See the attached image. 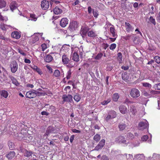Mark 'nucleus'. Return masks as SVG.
<instances>
[{
    "label": "nucleus",
    "mask_w": 160,
    "mask_h": 160,
    "mask_svg": "<svg viewBox=\"0 0 160 160\" xmlns=\"http://www.w3.org/2000/svg\"><path fill=\"white\" fill-rule=\"evenodd\" d=\"M116 112L114 110L110 111L108 113L107 116L105 118V120L108 122L109 120L116 118L117 117Z\"/></svg>",
    "instance_id": "obj_1"
},
{
    "label": "nucleus",
    "mask_w": 160,
    "mask_h": 160,
    "mask_svg": "<svg viewBox=\"0 0 160 160\" xmlns=\"http://www.w3.org/2000/svg\"><path fill=\"white\" fill-rule=\"evenodd\" d=\"M78 27V22L75 21L70 22L68 27V29L71 32H73L76 30Z\"/></svg>",
    "instance_id": "obj_2"
},
{
    "label": "nucleus",
    "mask_w": 160,
    "mask_h": 160,
    "mask_svg": "<svg viewBox=\"0 0 160 160\" xmlns=\"http://www.w3.org/2000/svg\"><path fill=\"white\" fill-rule=\"evenodd\" d=\"M130 95L132 98H136L140 96V92L138 89L133 88L131 89Z\"/></svg>",
    "instance_id": "obj_3"
},
{
    "label": "nucleus",
    "mask_w": 160,
    "mask_h": 160,
    "mask_svg": "<svg viewBox=\"0 0 160 160\" xmlns=\"http://www.w3.org/2000/svg\"><path fill=\"white\" fill-rule=\"evenodd\" d=\"M11 72L13 73H15L18 68V65L15 61H13L10 65Z\"/></svg>",
    "instance_id": "obj_4"
},
{
    "label": "nucleus",
    "mask_w": 160,
    "mask_h": 160,
    "mask_svg": "<svg viewBox=\"0 0 160 160\" xmlns=\"http://www.w3.org/2000/svg\"><path fill=\"white\" fill-rule=\"evenodd\" d=\"M72 96L71 95L68 94V95H64L62 96L63 99V103L66 102L68 103H71L72 101Z\"/></svg>",
    "instance_id": "obj_5"
},
{
    "label": "nucleus",
    "mask_w": 160,
    "mask_h": 160,
    "mask_svg": "<svg viewBox=\"0 0 160 160\" xmlns=\"http://www.w3.org/2000/svg\"><path fill=\"white\" fill-rule=\"evenodd\" d=\"M49 3L48 1L46 0H42L41 2V7L43 10H47L49 7Z\"/></svg>",
    "instance_id": "obj_6"
},
{
    "label": "nucleus",
    "mask_w": 160,
    "mask_h": 160,
    "mask_svg": "<svg viewBox=\"0 0 160 160\" xmlns=\"http://www.w3.org/2000/svg\"><path fill=\"white\" fill-rule=\"evenodd\" d=\"M105 139H102L99 143L95 148V150L98 151L102 148L105 144Z\"/></svg>",
    "instance_id": "obj_7"
},
{
    "label": "nucleus",
    "mask_w": 160,
    "mask_h": 160,
    "mask_svg": "<svg viewBox=\"0 0 160 160\" xmlns=\"http://www.w3.org/2000/svg\"><path fill=\"white\" fill-rule=\"evenodd\" d=\"M72 53H73L72 56V60L76 62H78L79 61V56L78 53L76 52V51H75L74 48L72 50Z\"/></svg>",
    "instance_id": "obj_8"
},
{
    "label": "nucleus",
    "mask_w": 160,
    "mask_h": 160,
    "mask_svg": "<svg viewBox=\"0 0 160 160\" xmlns=\"http://www.w3.org/2000/svg\"><path fill=\"white\" fill-rule=\"evenodd\" d=\"M68 22V20L67 18H63L60 22V25L62 27L64 28L66 26Z\"/></svg>",
    "instance_id": "obj_9"
},
{
    "label": "nucleus",
    "mask_w": 160,
    "mask_h": 160,
    "mask_svg": "<svg viewBox=\"0 0 160 160\" xmlns=\"http://www.w3.org/2000/svg\"><path fill=\"white\" fill-rule=\"evenodd\" d=\"M115 141L119 143H125L126 142L125 138L122 136H119L116 138Z\"/></svg>",
    "instance_id": "obj_10"
},
{
    "label": "nucleus",
    "mask_w": 160,
    "mask_h": 160,
    "mask_svg": "<svg viewBox=\"0 0 160 160\" xmlns=\"http://www.w3.org/2000/svg\"><path fill=\"white\" fill-rule=\"evenodd\" d=\"M12 37L17 39H18L21 37V33L17 31H14L11 33Z\"/></svg>",
    "instance_id": "obj_11"
},
{
    "label": "nucleus",
    "mask_w": 160,
    "mask_h": 160,
    "mask_svg": "<svg viewBox=\"0 0 160 160\" xmlns=\"http://www.w3.org/2000/svg\"><path fill=\"white\" fill-rule=\"evenodd\" d=\"M129 111L132 115L135 116L137 112V110L136 107L133 105L130 106L129 108Z\"/></svg>",
    "instance_id": "obj_12"
},
{
    "label": "nucleus",
    "mask_w": 160,
    "mask_h": 160,
    "mask_svg": "<svg viewBox=\"0 0 160 160\" xmlns=\"http://www.w3.org/2000/svg\"><path fill=\"white\" fill-rule=\"evenodd\" d=\"M127 127V125L126 124L122 122L118 124V126L119 130L120 131H122L125 130Z\"/></svg>",
    "instance_id": "obj_13"
},
{
    "label": "nucleus",
    "mask_w": 160,
    "mask_h": 160,
    "mask_svg": "<svg viewBox=\"0 0 160 160\" xmlns=\"http://www.w3.org/2000/svg\"><path fill=\"white\" fill-rule=\"evenodd\" d=\"M148 123L147 121L145 122H141L138 124L139 127L142 128V129L146 128L148 126Z\"/></svg>",
    "instance_id": "obj_14"
},
{
    "label": "nucleus",
    "mask_w": 160,
    "mask_h": 160,
    "mask_svg": "<svg viewBox=\"0 0 160 160\" xmlns=\"http://www.w3.org/2000/svg\"><path fill=\"white\" fill-rule=\"evenodd\" d=\"M26 96L27 98H32L36 97V94L34 92L29 91L27 92Z\"/></svg>",
    "instance_id": "obj_15"
},
{
    "label": "nucleus",
    "mask_w": 160,
    "mask_h": 160,
    "mask_svg": "<svg viewBox=\"0 0 160 160\" xmlns=\"http://www.w3.org/2000/svg\"><path fill=\"white\" fill-rule=\"evenodd\" d=\"M126 30L128 32H130L133 31L134 30V28L131 25V24L127 22H125Z\"/></svg>",
    "instance_id": "obj_16"
},
{
    "label": "nucleus",
    "mask_w": 160,
    "mask_h": 160,
    "mask_svg": "<svg viewBox=\"0 0 160 160\" xmlns=\"http://www.w3.org/2000/svg\"><path fill=\"white\" fill-rule=\"evenodd\" d=\"M70 61L68 56L64 54L62 56V61L64 64L68 63Z\"/></svg>",
    "instance_id": "obj_17"
},
{
    "label": "nucleus",
    "mask_w": 160,
    "mask_h": 160,
    "mask_svg": "<svg viewBox=\"0 0 160 160\" xmlns=\"http://www.w3.org/2000/svg\"><path fill=\"white\" fill-rule=\"evenodd\" d=\"M120 112L123 114H125L127 112V108L124 105H121L119 108Z\"/></svg>",
    "instance_id": "obj_18"
},
{
    "label": "nucleus",
    "mask_w": 160,
    "mask_h": 160,
    "mask_svg": "<svg viewBox=\"0 0 160 160\" xmlns=\"http://www.w3.org/2000/svg\"><path fill=\"white\" fill-rule=\"evenodd\" d=\"M89 30V28L88 27H84L82 28L81 31L80 33L82 35V37L86 35L87 33L88 32Z\"/></svg>",
    "instance_id": "obj_19"
},
{
    "label": "nucleus",
    "mask_w": 160,
    "mask_h": 160,
    "mask_svg": "<svg viewBox=\"0 0 160 160\" xmlns=\"http://www.w3.org/2000/svg\"><path fill=\"white\" fill-rule=\"evenodd\" d=\"M10 8L12 11L17 8V4L15 1L12 2L10 4Z\"/></svg>",
    "instance_id": "obj_20"
},
{
    "label": "nucleus",
    "mask_w": 160,
    "mask_h": 160,
    "mask_svg": "<svg viewBox=\"0 0 160 160\" xmlns=\"http://www.w3.org/2000/svg\"><path fill=\"white\" fill-rule=\"evenodd\" d=\"M75 51H76V52L78 53V55L80 56V57L82 58H83V55L84 54V52L82 51V50H81L78 47H76L74 48Z\"/></svg>",
    "instance_id": "obj_21"
},
{
    "label": "nucleus",
    "mask_w": 160,
    "mask_h": 160,
    "mask_svg": "<svg viewBox=\"0 0 160 160\" xmlns=\"http://www.w3.org/2000/svg\"><path fill=\"white\" fill-rule=\"evenodd\" d=\"M112 27L110 28V31L111 34H112V36L113 37H117V34L115 32V29L113 25L111 24Z\"/></svg>",
    "instance_id": "obj_22"
},
{
    "label": "nucleus",
    "mask_w": 160,
    "mask_h": 160,
    "mask_svg": "<svg viewBox=\"0 0 160 160\" xmlns=\"http://www.w3.org/2000/svg\"><path fill=\"white\" fill-rule=\"evenodd\" d=\"M31 68H32L35 71L37 72L39 74L41 75L42 73V72L40 68H39L37 66L33 65L31 66Z\"/></svg>",
    "instance_id": "obj_23"
},
{
    "label": "nucleus",
    "mask_w": 160,
    "mask_h": 160,
    "mask_svg": "<svg viewBox=\"0 0 160 160\" xmlns=\"http://www.w3.org/2000/svg\"><path fill=\"white\" fill-rule=\"evenodd\" d=\"M53 58V57L51 55L48 54L45 57L44 60L46 62L48 63L51 62Z\"/></svg>",
    "instance_id": "obj_24"
},
{
    "label": "nucleus",
    "mask_w": 160,
    "mask_h": 160,
    "mask_svg": "<svg viewBox=\"0 0 160 160\" xmlns=\"http://www.w3.org/2000/svg\"><path fill=\"white\" fill-rule=\"evenodd\" d=\"M88 36L89 37L94 38L97 36V35L95 32L93 30L89 31L88 32Z\"/></svg>",
    "instance_id": "obj_25"
},
{
    "label": "nucleus",
    "mask_w": 160,
    "mask_h": 160,
    "mask_svg": "<svg viewBox=\"0 0 160 160\" xmlns=\"http://www.w3.org/2000/svg\"><path fill=\"white\" fill-rule=\"evenodd\" d=\"M45 107L47 108L46 110L49 111L51 110V112L55 111V108L54 106L52 105L50 106L48 104H47L45 105Z\"/></svg>",
    "instance_id": "obj_26"
},
{
    "label": "nucleus",
    "mask_w": 160,
    "mask_h": 160,
    "mask_svg": "<svg viewBox=\"0 0 160 160\" xmlns=\"http://www.w3.org/2000/svg\"><path fill=\"white\" fill-rule=\"evenodd\" d=\"M15 155V153L14 152H10L7 154V157L9 159H12Z\"/></svg>",
    "instance_id": "obj_27"
},
{
    "label": "nucleus",
    "mask_w": 160,
    "mask_h": 160,
    "mask_svg": "<svg viewBox=\"0 0 160 160\" xmlns=\"http://www.w3.org/2000/svg\"><path fill=\"white\" fill-rule=\"evenodd\" d=\"M53 11L55 14H60L62 12V10L57 7H56L53 9Z\"/></svg>",
    "instance_id": "obj_28"
},
{
    "label": "nucleus",
    "mask_w": 160,
    "mask_h": 160,
    "mask_svg": "<svg viewBox=\"0 0 160 160\" xmlns=\"http://www.w3.org/2000/svg\"><path fill=\"white\" fill-rule=\"evenodd\" d=\"M122 78L125 81L127 82L129 78L128 74L126 72H124L122 74Z\"/></svg>",
    "instance_id": "obj_29"
},
{
    "label": "nucleus",
    "mask_w": 160,
    "mask_h": 160,
    "mask_svg": "<svg viewBox=\"0 0 160 160\" xmlns=\"http://www.w3.org/2000/svg\"><path fill=\"white\" fill-rule=\"evenodd\" d=\"M8 27H10V26L8 25L3 23L0 24V28L2 30L6 31Z\"/></svg>",
    "instance_id": "obj_30"
},
{
    "label": "nucleus",
    "mask_w": 160,
    "mask_h": 160,
    "mask_svg": "<svg viewBox=\"0 0 160 160\" xmlns=\"http://www.w3.org/2000/svg\"><path fill=\"white\" fill-rule=\"evenodd\" d=\"M8 95V92L6 91L3 90L1 92V95L5 98H7Z\"/></svg>",
    "instance_id": "obj_31"
},
{
    "label": "nucleus",
    "mask_w": 160,
    "mask_h": 160,
    "mask_svg": "<svg viewBox=\"0 0 160 160\" xmlns=\"http://www.w3.org/2000/svg\"><path fill=\"white\" fill-rule=\"evenodd\" d=\"M39 40V38L38 36H34L32 37L31 40V42L34 44Z\"/></svg>",
    "instance_id": "obj_32"
},
{
    "label": "nucleus",
    "mask_w": 160,
    "mask_h": 160,
    "mask_svg": "<svg viewBox=\"0 0 160 160\" xmlns=\"http://www.w3.org/2000/svg\"><path fill=\"white\" fill-rule=\"evenodd\" d=\"M119 97V96L118 93H114L112 96V100L114 102H117L118 100Z\"/></svg>",
    "instance_id": "obj_33"
},
{
    "label": "nucleus",
    "mask_w": 160,
    "mask_h": 160,
    "mask_svg": "<svg viewBox=\"0 0 160 160\" xmlns=\"http://www.w3.org/2000/svg\"><path fill=\"white\" fill-rule=\"evenodd\" d=\"M32 152L31 151H28L27 150H25L24 152V155L25 157H29L32 155Z\"/></svg>",
    "instance_id": "obj_34"
},
{
    "label": "nucleus",
    "mask_w": 160,
    "mask_h": 160,
    "mask_svg": "<svg viewBox=\"0 0 160 160\" xmlns=\"http://www.w3.org/2000/svg\"><path fill=\"white\" fill-rule=\"evenodd\" d=\"M73 99L75 101L78 102L80 101L81 97L79 94H76L74 96Z\"/></svg>",
    "instance_id": "obj_35"
},
{
    "label": "nucleus",
    "mask_w": 160,
    "mask_h": 160,
    "mask_svg": "<svg viewBox=\"0 0 160 160\" xmlns=\"http://www.w3.org/2000/svg\"><path fill=\"white\" fill-rule=\"evenodd\" d=\"M6 4V2L4 0H0V8H4Z\"/></svg>",
    "instance_id": "obj_36"
},
{
    "label": "nucleus",
    "mask_w": 160,
    "mask_h": 160,
    "mask_svg": "<svg viewBox=\"0 0 160 160\" xmlns=\"http://www.w3.org/2000/svg\"><path fill=\"white\" fill-rule=\"evenodd\" d=\"M101 139L100 135L98 134H96L93 137V139L96 142H98Z\"/></svg>",
    "instance_id": "obj_37"
},
{
    "label": "nucleus",
    "mask_w": 160,
    "mask_h": 160,
    "mask_svg": "<svg viewBox=\"0 0 160 160\" xmlns=\"http://www.w3.org/2000/svg\"><path fill=\"white\" fill-rule=\"evenodd\" d=\"M11 79L12 82V83L16 85V86H18L19 85V83L18 82L17 80L13 77H12L11 78Z\"/></svg>",
    "instance_id": "obj_38"
},
{
    "label": "nucleus",
    "mask_w": 160,
    "mask_h": 160,
    "mask_svg": "<svg viewBox=\"0 0 160 160\" xmlns=\"http://www.w3.org/2000/svg\"><path fill=\"white\" fill-rule=\"evenodd\" d=\"M69 46L66 45H63L61 48V50H64L65 52H68V49H70L69 48Z\"/></svg>",
    "instance_id": "obj_39"
},
{
    "label": "nucleus",
    "mask_w": 160,
    "mask_h": 160,
    "mask_svg": "<svg viewBox=\"0 0 160 160\" xmlns=\"http://www.w3.org/2000/svg\"><path fill=\"white\" fill-rule=\"evenodd\" d=\"M103 54L102 52H99L97 55L94 57V59L96 60H99L103 56Z\"/></svg>",
    "instance_id": "obj_40"
},
{
    "label": "nucleus",
    "mask_w": 160,
    "mask_h": 160,
    "mask_svg": "<svg viewBox=\"0 0 160 160\" xmlns=\"http://www.w3.org/2000/svg\"><path fill=\"white\" fill-rule=\"evenodd\" d=\"M60 75V71L56 69L55 70L54 73H53V75L55 77H58Z\"/></svg>",
    "instance_id": "obj_41"
},
{
    "label": "nucleus",
    "mask_w": 160,
    "mask_h": 160,
    "mask_svg": "<svg viewBox=\"0 0 160 160\" xmlns=\"http://www.w3.org/2000/svg\"><path fill=\"white\" fill-rule=\"evenodd\" d=\"M50 128H51V127H49L48 128L46 131V132L44 134V136H48L50 133H51L52 132V131L50 129Z\"/></svg>",
    "instance_id": "obj_42"
},
{
    "label": "nucleus",
    "mask_w": 160,
    "mask_h": 160,
    "mask_svg": "<svg viewBox=\"0 0 160 160\" xmlns=\"http://www.w3.org/2000/svg\"><path fill=\"white\" fill-rule=\"evenodd\" d=\"M72 74V72L70 70H69L68 71L67 73V76L66 78L67 79H69L71 77V75Z\"/></svg>",
    "instance_id": "obj_43"
},
{
    "label": "nucleus",
    "mask_w": 160,
    "mask_h": 160,
    "mask_svg": "<svg viewBox=\"0 0 160 160\" xmlns=\"http://www.w3.org/2000/svg\"><path fill=\"white\" fill-rule=\"evenodd\" d=\"M149 21L150 22L153 24L154 25H155L156 22L155 19L152 17V16H150L149 18Z\"/></svg>",
    "instance_id": "obj_44"
},
{
    "label": "nucleus",
    "mask_w": 160,
    "mask_h": 160,
    "mask_svg": "<svg viewBox=\"0 0 160 160\" xmlns=\"http://www.w3.org/2000/svg\"><path fill=\"white\" fill-rule=\"evenodd\" d=\"M111 101V98L108 99L107 100L104 101L103 102H102L101 104L103 105H105Z\"/></svg>",
    "instance_id": "obj_45"
},
{
    "label": "nucleus",
    "mask_w": 160,
    "mask_h": 160,
    "mask_svg": "<svg viewBox=\"0 0 160 160\" xmlns=\"http://www.w3.org/2000/svg\"><path fill=\"white\" fill-rule=\"evenodd\" d=\"M116 44L115 43L112 44L109 47V49L112 50H113L116 47Z\"/></svg>",
    "instance_id": "obj_46"
},
{
    "label": "nucleus",
    "mask_w": 160,
    "mask_h": 160,
    "mask_svg": "<svg viewBox=\"0 0 160 160\" xmlns=\"http://www.w3.org/2000/svg\"><path fill=\"white\" fill-rule=\"evenodd\" d=\"M154 59L155 62L158 63H160V57L158 56H156L154 58Z\"/></svg>",
    "instance_id": "obj_47"
},
{
    "label": "nucleus",
    "mask_w": 160,
    "mask_h": 160,
    "mask_svg": "<svg viewBox=\"0 0 160 160\" xmlns=\"http://www.w3.org/2000/svg\"><path fill=\"white\" fill-rule=\"evenodd\" d=\"M142 84L143 86L145 87L151 88L152 86V85L151 84L147 82L143 83Z\"/></svg>",
    "instance_id": "obj_48"
},
{
    "label": "nucleus",
    "mask_w": 160,
    "mask_h": 160,
    "mask_svg": "<svg viewBox=\"0 0 160 160\" xmlns=\"http://www.w3.org/2000/svg\"><path fill=\"white\" fill-rule=\"evenodd\" d=\"M148 138V136L147 135H144L141 138V140L142 141H146Z\"/></svg>",
    "instance_id": "obj_49"
},
{
    "label": "nucleus",
    "mask_w": 160,
    "mask_h": 160,
    "mask_svg": "<svg viewBox=\"0 0 160 160\" xmlns=\"http://www.w3.org/2000/svg\"><path fill=\"white\" fill-rule=\"evenodd\" d=\"M8 145L9 148L12 149L14 148V144L11 142H8Z\"/></svg>",
    "instance_id": "obj_50"
},
{
    "label": "nucleus",
    "mask_w": 160,
    "mask_h": 160,
    "mask_svg": "<svg viewBox=\"0 0 160 160\" xmlns=\"http://www.w3.org/2000/svg\"><path fill=\"white\" fill-rule=\"evenodd\" d=\"M18 52L22 56H25L26 55V53H25L22 50L18 49Z\"/></svg>",
    "instance_id": "obj_51"
},
{
    "label": "nucleus",
    "mask_w": 160,
    "mask_h": 160,
    "mask_svg": "<svg viewBox=\"0 0 160 160\" xmlns=\"http://www.w3.org/2000/svg\"><path fill=\"white\" fill-rule=\"evenodd\" d=\"M33 91L35 92V94H36V96H40L42 95H44V94H43V93L42 92H37L35 90H33Z\"/></svg>",
    "instance_id": "obj_52"
},
{
    "label": "nucleus",
    "mask_w": 160,
    "mask_h": 160,
    "mask_svg": "<svg viewBox=\"0 0 160 160\" xmlns=\"http://www.w3.org/2000/svg\"><path fill=\"white\" fill-rule=\"evenodd\" d=\"M41 47L42 48V51H44L47 48V44L45 43H43L42 44Z\"/></svg>",
    "instance_id": "obj_53"
},
{
    "label": "nucleus",
    "mask_w": 160,
    "mask_h": 160,
    "mask_svg": "<svg viewBox=\"0 0 160 160\" xmlns=\"http://www.w3.org/2000/svg\"><path fill=\"white\" fill-rule=\"evenodd\" d=\"M30 18H32L34 21H36L37 18L36 17V15L34 14H31L30 16Z\"/></svg>",
    "instance_id": "obj_54"
},
{
    "label": "nucleus",
    "mask_w": 160,
    "mask_h": 160,
    "mask_svg": "<svg viewBox=\"0 0 160 160\" xmlns=\"http://www.w3.org/2000/svg\"><path fill=\"white\" fill-rule=\"evenodd\" d=\"M125 103L128 104L129 103H133L132 102L130 101L129 99L128 98H126L124 101Z\"/></svg>",
    "instance_id": "obj_55"
},
{
    "label": "nucleus",
    "mask_w": 160,
    "mask_h": 160,
    "mask_svg": "<svg viewBox=\"0 0 160 160\" xmlns=\"http://www.w3.org/2000/svg\"><path fill=\"white\" fill-rule=\"evenodd\" d=\"M46 67L48 69V71L50 73H52V69L51 68L50 66L48 65L46 66Z\"/></svg>",
    "instance_id": "obj_56"
},
{
    "label": "nucleus",
    "mask_w": 160,
    "mask_h": 160,
    "mask_svg": "<svg viewBox=\"0 0 160 160\" xmlns=\"http://www.w3.org/2000/svg\"><path fill=\"white\" fill-rule=\"evenodd\" d=\"M93 14L94 16L96 18H97L98 17V12L95 11H93Z\"/></svg>",
    "instance_id": "obj_57"
},
{
    "label": "nucleus",
    "mask_w": 160,
    "mask_h": 160,
    "mask_svg": "<svg viewBox=\"0 0 160 160\" xmlns=\"http://www.w3.org/2000/svg\"><path fill=\"white\" fill-rule=\"evenodd\" d=\"M41 114L42 115L48 116L49 113L45 111H43L41 112Z\"/></svg>",
    "instance_id": "obj_58"
},
{
    "label": "nucleus",
    "mask_w": 160,
    "mask_h": 160,
    "mask_svg": "<svg viewBox=\"0 0 160 160\" xmlns=\"http://www.w3.org/2000/svg\"><path fill=\"white\" fill-rule=\"evenodd\" d=\"M72 132L74 133H80L81 132V131L79 130H77L75 129H72Z\"/></svg>",
    "instance_id": "obj_59"
},
{
    "label": "nucleus",
    "mask_w": 160,
    "mask_h": 160,
    "mask_svg": "<svg viewBox=\"0 0 160 160\" xmlns=\"http://www.w3.org/2000/svg\"><path fill=\"white\" fill-rule=\"evenodd\" d=\"M101 160H109V159L107 156L104 155L102 157Z\"/></svg>",
    "instance_id": "obj_60"
},
{
    "label": "nucleus",
    "mask_w": 160,
    "mask_h": 160,
    "mask_svg": "<svg viewBox=\"0 0 160 160\" xmlns=\"http://www.w3.org/2000/svg\"><path fill=\"white\" fill-rule=\"evenodd\" d=\"M102 46L103 48L105 50L108 47V45L107 43H103L102 44Z\"/></svg>",
    "instance_id": "obj_61"
},
{
    "label": "nucleus",
    "mask_w": 160,
    "mask_h": 160,
    "mask_svg": "<svg viewBox=\"0 0 160 160\" xmlns=\"http://www.w3.org/2000/svg\"><path fill=\"white\" fill-rule=\"evenodd\" d=\"M80 2V1L79 0H76L75 2L72 4V5L75 6L77 5Z\"/></svg>",
    "instance_id": "obj_62"
},
{
    "label": "nucleus",
    "mask_w": 160,
    "mask_h": 160,
    "mask_svg": "<svg viewBox=\"0 0 160 160\" xmlns=\"http://www.w3.org/2000/svg\"><path fill=\"white\" fill-rule=\"evenodd\" d=\"M121 68L122 69L126 70L128 69L129 67L128 66H122Z\"/></svg>",
    "instance_id": "obj_63"
},
{
    "label": "nucleus",
    "mask_w": 160,
    "mask_h": 160,
    "mask_svg": "<svg viewBox=\"0 0 160 160\" xmlns=\"http://www.w3.org/2000/svg\"><path fill=\"white\" fill-rule=\"evenodd\" d=\"M118 58L120 59V60H122V55L121 52H120L118 53Z\"/></svg>",
    "instance_id": "obj_64"
}]
</instances>
